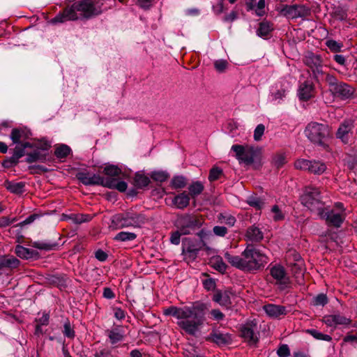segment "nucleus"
Masks as SVG:
<instances>
[{
    "mask_svg": "<svg viewBox=\"0 0 357 357\" xmlns=\"http://www.w3.org/2000/svg\"><path fill=\"white\" fill-rule=\"evenodd\" d=\"M147 218L143 213L134 211H127L114 215L109 227L112 229H119L124 227H141L147 222Z\"/></svg>",
    "mask_w": 357,
    "mask_h": 357,
    "instance_id": "obj_5",
    "label": "nucleus"
},
{
    "mask_svg": "<svg viewBox=\"0 0 357 357\" xmlns=\"http://www.w3.org/2000/svg\"><path fill=\"white\" fill-rule=\"evenodd\" d=\"M287 93V89H282L281 90H278L275 93L272 94L273 99L277 101H280L284 97H285Z\"/></svg>",
    "mask_w": 357,
    "mask_h": 357,
    "instance_id": "obj_55",
    "label": "nucleus"
},
{
    "mask_svg": "<svg viewBox=\"0 0 357 357\" xmlns=\"http://www.w3.org/2000/svg\"><path fill=\"white\" fill-rule=\"evenodd\" d=\"M294 259L295 262L294 264H291V272L296 280V282L301 284L303 283V276H304V263L301 259V256L298 253H294Z\"/></svg>",
    "mask_w": 357,
    "mask_h": 357,
    "instance_id": "obj_15",
    "label": "nucleus"
},
{
    "mask_svg": "<svg viewBox=\"0 0 357 357\" xmlns=\"http://www.w3.org/2000/svg\"><path fill=\"white\" fill-rule=\"evenodd\" d=\"M188 189L190 196L195 197L202 193L204 190V185L201 182L196 181L190 185Z\"/></svg>",
    "mask_w": 357,
    "mask_h": 357,
    "instance_id": "obj_38",
    "label": "nucleus"
},
{
    "mask_svg": "<svg viewBox=\"0 0 357 357\" xmlns=\"http://www.w3.org/2000/svg\"><path fill=\"white\" fill-rule=\"evenodd\" d=\"M263 308L266 314L273 319L284 315L287 312L285 307L275 304L265 305Z\"/></svg>",
    "mask_w": 357,
    "mask_h": 357,
    "instance_id": "obj_20",
    "label": "nucleus"
},
{
    "mask_svg": "<svg viewBox=\"0 0 357 357\" xmlns=\"http://www.w3.org/2000/svg\"><path fill=\"white\" fill-rule=\"evenodd\" d=\"M326 45L332 52H340L343 47L342 43H338L334 40H328L326 42Z\"/></svg>",
    "mask_w": 357,
    "mask_h": 357,
    "instance_id": "obj_48",
    "label": "nucleus"
},
{
    "mask_svg": "<svg viewBox=\"0 0 357 357\" xmlns=\"http://www.w3.org/2000/svg\"><path fill=\"white\" fill-rule=\"evenodd\" d=\"M211 314L213 318L217 321L223 319V318L225 317L223 313L217 309L212 310L211 312Z\"/></svg>",
    "mask_w": 357,
    "mask_h": 357,
    "instance_id": "obj_60",
    "label": "nucleus"
},
{
    "mask_svg": "<svg viewBox=\"0 0 357 357\" xmlns=\"http://www.w3.org/2000/svg\"><path fill=\"white\" fill-rule=\"evenodd\" d=\"M305 333L312 335L316 340L326 342H331L332 340V337L330 335L324 334L315 329H307L305 330Z\"/></svg>",
    "mask_w": 357,
    "mask_h": 357,
    "instance_id": "obj_32",
    "label": "nucleus"
},
{
    "mask_svg": "<svg viewBox=\"0 0 357 357\" xmlns=\"http://www.w3.org/2000/svg\"><path fill=\"white\" fill-rule=\"evenodd\" d=\"M181 225L178 231L183 236L190 234L191 230L195 228L197 223L195 220L187 217L181 220Z\"/></svg>",
    "mask_w": 357,
    "mask_h": 357,
    "instance_id": "obj_23",
    "label": "nucleus"
},
{
    "mask_svg": "<svg viewBox=\"0 0 357 357\" xmlns=\"http://www.w3.org/2000/svg\"><path fill=\"white\" fill-rule=\"evenodd\" d=\"M228 62L225 59H218L214 62L215 69L219 73H223L227 68Z\"/></svg>",
    "mask_w": 357,
    "mask_h": 357,
    "instance_id": "obj_49",
    "label": "nucleus"
},
{
    "mask_svg": "<svg viewBox=\"0 0 357 357\" xmlns=\"http://www.w3.org/2000/svg\"><path fill=\"white\" fill-rule=\"evenodd\" d=\"M63 328V334L66 337L72 338L75 336L74 331L72 329L69 322H66Z\"/></svg>",
    "mask_w": 357,
    "mask_h": 357,
    "instance_id": "obj_54",
    "label": "nucleus"
},
{
    "mask_svg": "<svg viewBox=\"0 0 357 357\" xmlns=\"http://www.w3.org/2000/svg\"><path fill=\"white\" fill-rule=\"evenodd\" d=\"M305 135L312 142L321 145L329 137L330 130L326 124L311 122L306 126Z\"/></svg>",
    "mask_w": 357,
    "mask_h": 357,
    "instance_id": "obj_6",
    "label": "nucleus"
},
{
    "mask_svg": "<svg viewBox=\"0 0 357 357\" xmlns=\"http://www.w3.org/2000/svg\"><path fill=\"white\" fill-rule=\"evenodd\" d=\"M213 232L218 236H224L227 233V229L223 226H215L213 227Z\"/></svg>",
    "mask_w": 357,
    "mask_h": 357,
    "instance_id": "obj_57",
    "label": "nucleus"
},
{
    "mask_svg": "<svg viewBox=\"0 0 357 357\" xmlns=\"http://www.w3.org/2000/svg\"><path fill=\"white\" fill-rule=\"evenodd\" d=\"M78 179L86 185H104L103 178L98 174L89 173H79Z\"/></svg>",
    "mask_w": 357,
    "mask_h": 357,
    "instance_id": "obj_19",
    "label": "nucleus"
},
{
    "mask_svg": "<svg viewBox=\"0 0 357 357\" xmlns=\"http://www.w3.org/2000/svg\"><path fill=\"white\" fill-rule=\"evenodd\" d=\"M181 234L177 230L174 232H173L170 237V242L174 245H178L180 243V238H181Z\"/></svg>",
    "mask_w": 357,
    "mask_h": 357,
    "instance_id": "obj_58",
    "label": "nucleus"
},
{
    "mask_svg": "<svg viewBox=\"0 0 357 357\" xmlns=\"http://www.w3.org/2000/svg\"><path fill=\"white\" fill-rule=\"evenodd\" d=\"M208 339L218 344H226L231 340L230 335L220 333L211 334Z\"/></svg>",
    "mask_w": 357,
    "mask_h": 357,
    "instance_id": "obj_26",
    "label": "nucleus"
},
{
    "mask_svg": "<svg viewBox=\"0 0 357 357\" xmlns=\"http://www.w3.org/2000/svg\"><path fill=\"white\" fill-rule=\"evenodd\" d=\"M257 326L255 324H246L241 329V335L250 344H255L258 341L256 333Z\"/></svg>",
    "mask_w": 357,
    "mask_h": 357,
    "instance_id": "obj_16",
    "label": "nucleus"
},
{
    "mask_svg": "<svg viewBox=\"0 0 357 357\" xmlns=\"http://www.w3.org/2000/svg\"><path fill=\"white\" fill-rule=\"evenodd\" d=\"M114 317L119 320L123 319L125 318V312L121 308L116 307L114 308Z\"/></svg>",
    "mask_w": 357,
    "mask_h": 357,
    "instance_id": "obj_64",
    "label": "nucleus"
},
{
    "mask_svg": "<svg viewBox=\"0 0 357 357\" xmlns=\"http://www.w3.org/2000/svg\"><path fill=\"white\" fill-rule=\"evenodd\" d=\"M15 253L19 257L22 259H29L32 257V250L22 245L16 246Z\"/></svg>",
    "mask_w": 357,
    "mask_h": 357,
    "instance_id": "obj_40",
    "label": "nucleus"
},
{
    "mask_svg": "<svg viewBox=\"0 0 357 357\" xmlns=\"http://www.w3.org/2000/svg\"><path fill=\"white\" fill-rule=\"evenodd\" d=\"M270 274L280 289L283 290L290 286V278L282 266L275 264L271 266L270 268Z\"/></svg>",
    "mask_w": 357,
    "mask_h": 357,
    "instance_id": "obj_12",
    "label": "nucleus"
},
{
    "mask_svg": "<svg viewBox=\"0 0 357 357\" xmlns=\"http://www.w3.org/2000/svg\"><path fill=\"white\" fill-rule=\"evenodd\" d=\"M108 336L111 343L116 344L123 339V332L121 329L115 328L109 331Z\"/></svg>",
    "mask_w": 357,
    "mask_h": 357,
    "instance_id": "obj_31",
    "label": "nucleus"
},
{
    "mask_svg": "<svg viewBox=\"0 0 357 357\" xmlns=\"http://www.w3.org/2000/svg\"><path fill=\"white\" fill-rule=\"evenodd\" d=\"M136 238L137 235L133 232L121 231L114 237V240L116 241L126 242L134 241Z\"/></svg>",
    "mask_w": 357,
    "mask_h": 357,
    "instance_id": "obj_30",
    "label": "nucleus"
},
{
    "mask_svg": "<svg viewBox=\"0 0 357 357\" xmlns=\"http://www.w3.org/2000/svg\"><path fill=\"white\" fill-rule=\"evenodd\" d=\"M231 150L235 153V157L239 163L252 164L257 156L258 149L251 145L234 144Z\"/></svg>",
    "mask_w": 357,
    "mask_h": 357,
    "instance_id": "obj_11",
    "label": "nucleus"
},
{
    "mask_svg": "<svg viewBox=\"0 0 357 357\" xmlns=\"http://www.w3.org/2000/svg\"><path fill=\"white\" fill-rule=\"evenodd\" d=\"M326 170V165L324 162L319 160H311V165H310L309 172L314 174L320 175L325 172Z\"/></svg>",
    "mask_w": 357,
    "mask_h": 357,
    "instance_id": "obj_28",
    "label": "nucleus"
},
{
    "mask_svg": "<svg viewBox=\"0 0 357 357\" xmlns=\"http://www.w3.org/2000/svg\"><path fill=\"white\" fill-rule=\"evenodd\" d=\"M322 321L329 327L336 328L337 326H347L351 323V320L340 314L325 315Z\"/></svg>",
    "mask_w": 357,
    "mask_h": 357,
    "instance_id": "obj_14",
    "label": "nucleus"
},
{
    "mask_svg": "<svg viewBox=\"0 0 357 357\" xmlns=\"http://www.w3.org/2000/svg\"><path fill=\"white\" fill-rule=\"evenodd\" d=\"M301 202L309 210L318 213L324 207L318 188L309 186L305 188L301 196Z\"/></svg>",
    "mask_w": 357,
    "mask_h": 357,
    "instance_id": "obj_8",
    "label": "nucleus"
},
{
    "mask_svg": "<svg viewBox=\"0 0 357 357\" xmlns=\"http://www.w3.org/2000/svg\"><path fill=\"white\" fill-rule=\"evenodd\" d=\"M273 30V24L268 21H263L259 23V28L257 31V35L259 37L267 36Z\"/></svg>",
    "mask_w": 357,
    "mask_h": 357,
    "instance_id": "obj_27",
    "label": "nucleus"
},
{
    "mask_svg": "<svg viewBox=\"0 0 357 357\" xmlns=\"http://www.w3.org/2000/svg\"><path fill=\"white\" fill-rule=\"evenodd\" d=\"M310 165H311V160H308L306 159H298L294 163L296 169L308 172L310 169Z\"/></svg>",
    "mask_w": 357,
    "mask_h": 357,
    "instance_id": "obj_44",
    "label": "nucleus"
},
{
    "mask_svg": "<svg viewBox=\"0 0 357 357\" xmlns=\"http://www.w3.org/2000/svg\"><path fill=\"white\" fill-rule=\"evenodd\" d=\"M265 126L263 124H259L254 130V139L260 141L264 134Z\"/></svg>",
    "mask_w": 357,
    "mask_h": 357,
    "instance_id": "obj_50",
    "label": "nucleus"
},
{
    "mask_svg": "<svg viewBox=\"0 0 357 357\" xmlns=\"http://www.w3.org/2000/svg\"><path fill=\"white\" fill-rule=\"evenodd\" d=\"M314 87L313 83L306 80L301 83L298 89V96L301 100H308L314 96Z\"/></svg>",
    "mask_w": 357,
    "mask_h": 357,
    "instance_id": "obj_18",
    "label": "nucleus"
},
{
    "mask_svg": "<svg viewBox=\"0 0 357 357\" xmlns=\"http://www.w3.org/2000/svg\"><path fill=\"white\" fill-rule=\"evenodd\" d=\"M264 237L262 231L259 228L252 226L249 227L246 232V238L250 241L258 242Z\"/></svg>",
    "mask_w": 357,
    "mask_h": 357,
    "instance_id": "obj_25",
    "label": "nucleus"
},
{
    "mask_svg": "<svg viewBox=\"0 0 357 357\" xmlns=\"http://www.w3.org/2000/svg\"><path fill=\"white\" fill-rule=\"evenodd\" d=\"M213 10L216 14L222 13L224 10L223 0H220V1L216 6H213Z\"/></svg>",
    "mask_w": 357,
    "mask_h": 357,
    "instance_id": "obj_63",
    "label": "nucleus"
},
{
    "mask_svg": "<svg viewBox=\"0 0 357 357\" xmlns=\"http://www.w3.org/2000/svg\"><path fill=\"white\" fill-rule=\"evenodd\" d=\"M222 171L220 168L218 167H213L209 173L208 179L211 181H213L217 180L220 176L222 174Z\"/></svg>",
    "mask_w": 357,
    "mask_h": 357,
    "instance_id": "obj_51",
    "label": "nucleus"
},
{
    "mask_svg": "<svg viewBox=\"0 0 357 357\" xmlns=\"http://www.w3.org/2000/svg\"><path fill=\"white\" fill-rule=\"evenodd\" d=\"M353 125L349 121L343 122L339 127L337 131V137L342 140L344 143L349 142L351 131L352 130Z\"/></svg>",
    "mask_w": 357,
    "mask_h": 357,
    "instance_id": "obj_21",
    "label": "nucleus"
},
{
    "mask_svg": "<svg viewBox=\"0 0 357 357\" xmlns=\"http://www.w3.org/2000/svg\"><path fill=\"white\" fill-rule=\"evenodd\" d=\"M326 81L328 85L330 92L335 98L347 100L353 96V88L346 83L338 82L334 76L327 75Z\"/></svg>",
    "mask_w": 357,
    "mask_h": 357,
    "instance_id": "obj_7",
    "label": "nucleus"
},
{
    "mask_svg": "<svg viewBox=\"0 0 357 357\" xmlns=\"http://www.w3.org/2000/svg\"><path fill=\"white\" fill-rule=\"evenodd\" d=\"M277 354L280 357H288L290 355V350L288 345H281L278 349Z\"/></svg>",
    "mask_w": 357,
    "mask_h": 357,
    "instance_id": "obj_53",
    "label": "nucleus"
},
{
    "mask_svg": "<svg viewBox=\"0 0 357 357\" xmlns=\"http://www.w3.org/2000/svg\"><path fill=\"white\" fill-rule=\"evenodd\" d=\"M50 316L47 313H43L41 317L37 320L38 324L46 326L48 324Z\"/></svg>",
    "mask_w": 357,
    "mask_h": 357,
    "instance_id": "obj_62",
    "label": "nucleus"
},
{
    "mask_svg": "<svg viewBox=\"0 0 357 357\" xmlns=\"http://www.w3.org/2000/svg\"><path fill=\"white\" fill-rule=\"evenodd\" d=\"M328 303V298L326 294H320L314 298V304L315 305L324 306Z\"/></svg>",
    "mask_w": 357,
    "mask_h": 357,
    "instance_id": "obj_52",
    "label": "nucleus"
},
{
    "mask_svg": "<svg viewBox=\"0 0 357 357\" xmlns=\"http://www.w3.org/2000/svg\"><path fill=\"white\" fill-rule=\"evenodd\" d=\"M96 258L100 261H105L107 258V254L102 250H98L95 254Z\"/></svg>",
    "mask_w": 357,
    "mask_h": 357,
    "instance_id": "obj_61",
    "label": "nucleus"
},
{
    "mask_svg": "<svg viewBox=\"0 0 357 357\" xmlns=\"http://www.w3.org/2000/svg\"><path fill=\"white\" fill-rule=\"evenodd\" d=\"M185 185V178L182 176H174L171 181V185L174 189L183 188Z\"/></svg>",
    "mask_w": 357,
    "mask_h": 357,
    "instance_id": "obj_42",
    "label": "nucleus"
},
{
    "mask_svg": "<svg viewBox=\"0 0 357 357\" xmlns=\"http://www.w3.org/2000/svg\"><path fill=\"white\" fill-rule=\"evenodd\" d=\"M20 261L14 257H1V266L8 268H16L18 266Z\"/></svg>",
    "mask_w": 357,
    "mask_h": 357,
    "instance_id": "obj_37",
    "label": "nucleus"
},
{
    "mask_svg": "<svg viewBox=\"0 0 357 357\" xmlns=\"http://www.w3.org/2000/svg\"><path fill=\"white\" fill-rule=\"evenodd\" d=\"M70 148L66 144L59 145L54 151V155L58 158H64L67 157L70 153Z\"/></svg>",
    "mask_w": 357,
    "mask_h": 357,
    "instance_id": "obj_36",
    "label": "nucleus"
},
{
    "mask_svg": "<svg viewBox=\"0 0 357 357\" xmlns=\"http://www.w3.org/2000/svg\"><path fill=\"white\" fill-rule=\"evenodd\" d=\"M264 7H265V0H259L257 5V8L255 10L256 13L259 16L263 15L264 13Z\"/></svg>",
    "mask_w": 357,
    "mask_h": 357,
    "instance_id": "obj_59",
    "label": "nucleus"
},
{
    "mask_svg": "<svg viewBox=\"0 0 357 357\" xmlns=\"http://www.w3.org/2000/svg\"><path fill=\"white\" fill-rule=\"evenodd\" d=\"M164 314L177 319L178 326L189 335H195L203 324V317L197 313L195 305L176 307L164 309Z\"/></svg>",
    "mask_w": 357,
    "mask_h": 357,
    "instance_id": "obj_2",
    "label": "nucleus"
},
{
    "mask_svg": "<svg viewBox=\"0 0 357 357\" xmlns=\"http://www.w3.org/2000/svg\"><path fill=\"white\" fill-rule=\"evenodd\" d=\"M307 12V9L302 5H286L281 10L283 15L291 19L303 17Z\"/></svg>",
    "mask_w": 357,
    "mask_h": 357,
    "instance_id": "obj_13",
    "label": "nucleus"
},
{
    "mask_svg": "<svg viewBox=\"0 0 357 357\" xmlns=\"http://www.w3.org/2000/svg\"><path fill=\"white\" fill-rule=\"evenodd\" d=\"M211 263L212 266L220 273H224L227 269V265L220 256L213 257Z\"/></svg>",
    "mask_w": 357,
    "mask_h": 357,
    "instance_id": "obj_33",
    "label": "nucleus"
},
{
    "mask_svg": "<svg viewBox=\"0 0 357 357\" xmlns=\"http://www.w3.org/2000/svg\"><path fill=\"white\" fill-rule=\"evenodd\" d=\"M204 243L202 240L191 238H185L182 241V255L188 263L194 261L199 252L202 249Z\"/></svg>",
    "mask_w": 357,
    "mask_h": 357,
    "instance_id": "obj_10",
    "label": "nucleus"
},
{
    "mask_svg": "<svg viewBox=\"0 0 357 357\" xmlns=\"http://www.w3.org/2000/svg\"><path fill=\"white\" fill-rule=\"evenodd\" d=\"M247 202L250 206L256 209H261L265 204L264 201L257 196H250L248 197Z\"/></svg>",
    "mask_w": 357,
    "mask_h": 357,
    "instance_id": "obj_41",
    "label": "nucleus"
},
{
    "mask_svg": "<svg viewBox=\"0 0 357 357\" xmlns=\"http://www.w3.org/2000/svg\"><path fill=\"white\" fill-rule=\"evenodd\" d=\"M317 215L321 218L325 220L328 225L336 227H339L341 225L345 217L343 205L340 202L336 203L335 208L332 209H328L324 206Z\"/></svg>",
    "mask_w": 357,
    "mask_h": 357,
    "instance_id": "obj_9",
    "label": "nucleus"
},
{
    "mask_svg": "<svg viewBox=\"0 0 357 357\" xmlns=\"http://www.w3.org/2000/svg\"><path fill=\"white\" fill-rule=\"evenodd\" d=\"M100 10L89 0H82L75 2L70 6L67 7L63 13L54 17L52 23H62L68 20H77L82 18H89L97 15Z\"/></svg>",
    "mask_w": 357,
    "mask_h": 357,
    "instance_id": "obj_4",
    "label": "nucleus"
},
{
    "mask_svg": "<svg viewBox=\"0 0 357 357\" xmlns=\"http://www.w3.org/2000/svg\"><path fill=\"white\" fill-rule=\"evenodd\" d=\"M218 219L221 223L225 224L229 227H233L236 222V218L229 214H220Z\"/></svg>",
    "mask_w": 357,
    "mask_h": 357,
    "instance_id": "obj_43",
    "label": "nucleus"
},
{
    "mask_svg": "<svg viewBox=\"0 0 357 357\" xmlns=\"http://www.w3.org/2000/svg\"><path fill=\"white\" fill-rule=\"evenodd\" d=\"M273 164L277 168L282 167L286 163V156L284 153H277L273 158Z\"/></svg>",
    "mask_w": 357,
    "mask_h": 357,
    "instance_id": "obj_45",
    "label": "nucleus"
},
{
    "mask_svg": "<svg viewBox=\"0 0 357 357\" xmlns=\"http://www.w3.org/2000/svg\"><path fill=\"white\" fill-rule=\"evenodd\" d=\"M172 204L176 208L183 209L190 204V196L185 192H181L174 197Z\"/></svg>",
    "mask_w": 357,
    "mask_h": 357,
    "instance_id": "obj_24",
    "label": "nucleus"
},
{
    "mask_svg": "<svg viewBox=\"0 0 357 357\" xmlns=\"http://www.w3.org/2000/svg\"><path fill=\"white\" fill-rule=\"evenodd\" d=\"M121 172V169L114 165H107L104 169L105 174L111 176H119Z\"/></svg>",
    "mask_w": 357,
    "mask_h": 357,
    "instance_id": "obj_46",
    "label": "nucleus"
},
{
    "mask_svg": "<svg viewBox=\"0 0 357 357\" xmlns=\"http://www.w3.org/2000/svg\"><path fill=\"white\" fill-rule=\"evenodd\" d=\"M104 186L108 187L109 188H116L120 192H125L127 190L128 185L125 181H107L104 183Z\"/></svg>",
    "mask_w": 357,
    "mask_h": 357,
    "instance_id": "obj_34",
    "label": "nucleus"
},
{
    "mask_svg": "<svg viewBox=\"0 0 357 357\" xmlns=\"http://www.w3.org/2000/svg\"><path fill=\"white\" fill-rule=\"evenodd\" d=\"M149 178L144 174L138 172L135 174V183L138 188L146 187L149 184Z\"/></svg>",
    "mask_w": 357,
    "mask_h": 357,
    "instance_id": "obj_35",
    "label": "nucleus"
},
{
    "mask_svg": "<svg viewBox=\"0 0 357 357\" xmlns=\"http://www.w3.org/2000/svg\"><path fill=\"white\" fill-rule=\"evenodd\" d=\"M234 295L229 291H217L213 297V300L219 305L225 307H229L231 304V298Z\"/></svg>",
    "mask_w": 357,
    "mask_h": 357,
    "instance_id": "obj_22",
    "label": "nucleus"
},
{
    "mask_svg": "<svg viewBox=\"0 0 357 357\" xmlns=\"http://www.w3.org/2000/svg\"><path fill=\"white\" fill-rule=\"evenodd\" d=\"M5 187L11 192L20 193L23 190L24 185L21 183H13L6 181L4 183Z\"/></svg>",
    "mask_w": 357,
    "mask_h": 357,
    "instance_id": "obj_39",
    "label": "nucleus"
},
{
    "mask_svg": "<svg viewBox=\"0 0 357 357\" xmlns=\"http://www.w3.org/2000/svg\"><path fill=\"white\" fill-rule=\"evenodd\" d=\"M225 257L233 266L243 271L259 270L268 262V257L252 245L248 246L241 257L226 252Z\"/></svg>",
    "mask_w": 357,
    "mask_h": 357,
    "instance_id": "obj_3",
    "label": "nucleus"
},
{
    "mask_svg": "<svg viewBox=\"0 0 357 357\" xmlns=\"http://www.w3.org/2000/svg\"><path fill=\"white\" fill-rule=\"evenodd\" d=\"M269 217L274 221H280L284 219V213L282 209L278 205L272 206L269 214Z\"/></svg>",
    "mask_w": 357,
    "mask_h": 357,
    "instance_id": "obj_29",
    "label": "nucleus"
},
{
    "mask_svg": "<svg viewBox=\"0 0 357 357\" xmlns=\"http://www.w3.org/2000/svg\"><path fill=\"white\" fill-rule=\"evenodd\" d=\"M304 63L310 67L314 74L321 73V59L319 55L309 52L304 59Z\"/></svg>",
    "mask_w": 357,
    "mask_h": 357,
    "instance_id": "obj_17",
    "label": "nucleus"
},
{
    "mask_svg": "<svg viewBox=\"0 0 357 357\" xmlns=\"http://www.w3.org/2000/svg\"><path fill=\"white\" fill-rule=\"evenodd\" d=\"M151 177L156 181L164 182L168 178L169 174L163 171H155L152 172Z\"/></svg>",
    "mask_w": 357,
    "mask_h": 357,
    "instance_id": "obj_47",
    "label": "nucleus"
},
{
    "mask_svg": "<svg viewBox=\"0 0 357 357\" xmlns=\"http://www.w3.org/2000/svg\"><path fill=\"white\" fill-rule=\"evenodd\" d=\"M203 285L208 291L213 290L215 287V282L212 278H208L204 280Z\"/></svg>",
    "mask_w": 357,
    "mask_h": 357,
    "instance_id": "obj_56",
    "label": "nucleus"
},
{
    "mask_svg": "<svg viewBox=\"0 0 357 357\" xmlns=\"http://www.w3.org/2000/svg\"><path fill=\"white\" fill-rule=\"evenodd\" d=\"M31 132L26 129H13L10 138L14 144L17 145L15 148L14 156L18 159L23 155H26V162H35L45 159L47 151L50 147V144L46 140H38L33 143L24 142L28 139Z\"/></svg>",
    "mask_w": 357,
    "mask_h": 357,
    "instance_id": "obj_1",
    "label": "nucleus"
}]
</instances>
